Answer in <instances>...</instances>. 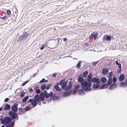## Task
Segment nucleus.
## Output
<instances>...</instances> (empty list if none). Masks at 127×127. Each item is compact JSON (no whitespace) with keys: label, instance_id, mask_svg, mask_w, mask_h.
<instances>
[{"label":"nucleus","instance_id":"nucleus-1","mask_svg":"<svg viewBox=\"0 0 127 127\" xmlns=\"http://www.w3.org/2000/svg\"><path fill=\"white\" fill-rule=\"evenodd\" d=\"M12 119L8 116L4 117L2 120L1 121V124H2L5 126L7 127H13L15 122H11Z\"/></svg>","mask_w":127,"mask_h":127},{"label":"nucleus","instance_id":"nucleus-2","mask_svg":"<svg viewBox=\"0 0 127 127\" xmlns=\"http://www.w3.org/2000/svg\"><path fill=\"white\" fill-rule=\"evenodd\" d=\"M65 79H63L59 82V85H61L62 88L63 90H67L71 89L72 87L71 81H70L67 84L68 81L66 80L65 81Z\"/></svg>","mask_w":127,"mask_h":127},{"label":"nucleus","instance_id":"nucleus-3","mask_svg":"<svg viewBox=\"0 0 127 127\" xmlns=\"http://www.w3.org/2000/svg\"><path fill=\"white\" fill-rule=\"evenodd\" d=\"M41 93H42V94L45 96L46 98H48L50 96L53 100H57L59 98L58 96H56L55 94H53L52 92H51L49 94L48 93L47 91H44L43 92H42Z\"/></svg>","mask_w":127,"mask_h":127},{"label":"nucleus","instance_id":"nucleus-4","mask_svg":"<svg viewBox=\"0 0 127 127\" xmlns=\"http://www.w3.org/2000/svg\"><path fill=\"white\" fill-rule=\"evenodd\" d=\"M82 89L85 91H90L91 90V85L90 83H87L86 81L81 83Z\"/></svg>","mask_w":127,"mask_h":127},{"label":"nucleus","instance_id":"nucleus-5","mask_svg":"<svg viewBox=\"0 0 127 127\" xmlns=\"http://www.w3.org/2000/svg\"><path fill=\"white\" fill-rule=\"evenodd\" d=\"M16 112L12 111H10L9 112V114L11 117V118L12 119V120L15 119H16V120L18 119L19 117L18 116Z\"/></svg>","mask_w":127,"mask_h":127},{"label":"nucleus","instance_id":"nucleus-6","mask_svg":"<svg viewBox=\"0 0 127 127\" xmlns=\"http://www.w3.org/2000/svg\"><path fill=\"white\" fill-rule=\"evenodd\" d=\"M29 36V34L28 33L26 32L24 33L18 39V41H24L26 40Z\"/></svg>","mask_w":127,"mask_h":127},{"label":"nucleus","instance_id":"nucleus-7","mask_svg":"<svg viewBox=\"0 0 127 127\" xmlns=\"http://www.w3.org/2000/svg\"><path fill=\"white\" fill-rule=\"evenodd\" d=\"M29 102L31 103V104H32L33 107L36 106L37 105V102H38L36 100L33 99H30L28 101V103Z\"/></svg>","mask_w":127,"mask_h":127},{"label":"nucleus","instance_id":"nucleus-8","mask_svg":"<svg viewBox=\"0 0 127 127\" xmlns=\"http://www.w3.org/2000/svg\"><path fill=\"white\" fill-rule=\"evenodd\" d=\"M98 33L96 32H93L90 35V38L93 39V38L94 40L96 39Z\"/></svg>","mask_w":127,"mask_h":127},{"label":"nucleus","instance_id":"nucleus-9","mask_svg":"<svg viewBox=\"0 0 127 127\" xmlns=\"http://www.w3.org/2000/svg\"><path fill=\"white\" fill-rule=\"evenodd\" d=\"M18 104L17 103H14L11 106L12 111L14 112H16L18 110Z\"/></svg>","mask_w":127,"mask_h":127},{"label":"nucleus","instance_id":"nucleus-10","mask_svg":"<svg viewBox=\"0 0 127 127\" xmlns=\"http://www.w3.org/2000/svg\"><path fill=\"white\" fill-rule=\"evenodd\" d=\"M109 89L110 90H112L116 89L117 86V84L116 83H113L110 85Z\"/></svg>","mask_w":127,"mask_h":127},{"label":"nucleus","instance_id":"nucleus-11","mask_svg":"<svg viewBox=\"0 0 127 127\" xmlns=\"http://www.w3.org/2000/svg\"><path fill=\"white\" fill-rule=\"evenodd\" d=\"M92 82L96 83H100V80L99 79L96 77H94L92 79Z\"/></svg>","mask_w":127,"mask_h":127},{"label":"nucleus","instance_id":"nucleus-12","mask_svg":"<svg viewBox=\"0 0 127 127\" xmlns=\"http://www.w3.org/2000/svg\"><path fill=\"white\" fill-rule=\"evenodd\" d=\"M78 77V78L77 79L78 81V82L81 83L82 82H84V81H85V80L83 79L81 74H80L79 75Z\"/></svg>","mask_w":127,"mask_h":127},{"label":"nucleus","instance_id":"nucleus-13","mask_svg":"<svg viewBox=\"0 0 127 127\" xmlns=\"http://www.w3.org/2000/svg\"><path fill=\"white\" fill-rule=\"evenodd\" d=\"M34 99L36 100L38 102H39L41 101L40 96L38 94L34 96Z\"/></svg>","mask_w":127,"mask_h":127},{"label":"nucleus","instance_id":"nucleus-14","mask_svg":"<svg viewBox=\"0 0 127 127\" xmlns=\"http://www.w3.org/2000/svg\"><path fill=\"white\" fill-rule=\"evenodd\" d=\"M72 92V91L71 90L65 91L63 93V95L65 97L68 96Z\"/></svg>","mask_w":127,"mask_h":127},{"label":"nucleus","instance_id":"nucleus-15","mask_svg":"<svg viewBox=\"0 0 127 127\" xmlns=\"http://www.w3.org/2000/svg\"><path fill=\"white\" fill-rule=\"evenodd\" d=\"M125 78V75L123 74H120L119 79V81L120 82H121L123 81Z\"/></svg>","mask_w":127,"mask_h":127},{"label":"nucleus","instance_id":"nucleus-16","mask_svg":"<svg viewBox=\"0 0 127 127\" xmlns=\"http://www.w3.org/2000/svg\"><path fill=\"white\" fill-rule=\"evenodd\" d=\"M33 90L35 91V92L37 94H39L40 93L41 91L40 90L38 89V88L37 86H36L33 89Z\"/></svg>","mask_w":127,"mask_h":127},{"label":"nucleus","instance_id":"nucleus-17","mask_svg":"<svg viewBox=\"0 0 127 127\" xmlns=\"http://www.w3.org/2000/svg\"><path fill=\"white\" fill-rule=\"evenodd\" d=\"M100 83H96L94 84L93 86V88L94 89H96L100 87Z\"/></svg>","mask_w":127,"mask_h":127},{"label":"nucleus","instance_id":"nucleus-18","mask_svg":"<svg viewBox=\"0 0 127 127\" xmlns=\"http://www.w3.org/2000/svg\"><path fill=\"white\" fill-rule=\"evenodd\" d=\"M108 71V69L105 68H103L102 69V73L104 74H106Z\"/></svg>","mask_w":127,"mask_h":127},{"label":"nucleus","instance_id":"nucleus-19","mask_svg":"<svg viewBox=\"0 0 127 127\" xmlns=\"http://www.w3.org/2000/svg\"><path fill=\"white\" fill-rule=\"evenodd\" d=\"M108 86V85H107V83L103 84L101 86H100L99 89H103L106 88Z\"/></svg>","mask_w":127,"mask_h":127},{"label":"nucleus","instance_id":"nucleus-20","mask_svg":"<svg viewBox=\"0 0 127 127\" xmlns=\"http://www.w3.org/2000/svg\"><path fill=\"white\" fill-rule=\"evenodd\" d=\"M39 95L40 96L41 101H43L44 100L45 96L42 94V93H41Z\"/></svg>","mask_w":127,"mask_h":127},{"label":"nucleus","instance_id":"nucleus-21","mask_svg":"<svg viewBox=\"0 0 127 127\" xmlns=\"http://www.w3.org/2000/svg\"><path fill=\"white\" fill-rule=\"evenodd\" d=\"M5 106L4 108V110H8L10 108V106L9 105L7 104H5Z\"/></svg>","mask_w":127,"mask_h":127},{"label":"nucleus","instance_id":"nucleus-22","mask_svg":"<svg viewBox=\"0 0 127 127\" xmlns=\"http://www.w3.org/2000/svg\"><path fill=\"white\" fill-rule=\"evenodd\" d=\"M112 79L111 78H109L108 81L107 83V85H108V86L112 84Z\"/></svg>","mask_w":127,"mask_h":127},{"label":"nucleus","instance_id":"nucleus-23","mask_svg":"<svg viewBox=\"0 0 127 127\" xmlns=\"http://www.w3.org/2000/svg\"><path fill=\"white\" fill-rule=\"evenodd\" d=\"M100 80L101 82L103 83H106L107 81L106 78L104 77H101Z\"/></svg>","mask_w":127,"mask_h":127},{"label":"nucleus","instance_id":"nucleus-24","mask_svg":"<svg viewBox=\"0 0 127 127\" xmlns=\"http://www.w3.org/2000/svg\"><path fill=\"white\" fill-rule=\"evenodd\" d=\"M29 98V96H26L24 97L22 100V102L24 103L26 102L27 100Z\"/></svg>","mask_w":127,"mask_h":127},{"label":"nucleus","instance_id":"nucleus-25","mask_svg":"<svg viewBox=\"0 0 127 127\" xmlns=\"http://www.w3.org/2000/svg\"><path fill=\"white\" fill-rule=\"evenodd\" d=\"M81 61H79L78 62V64L76 65V67L78 69H79L81 65Z\"/></svg>","mask_w":127,"mask_h":127},{"label":"nucleus","instance_id":"nucleus-26","mask_svg":"<svg viewBox=\"0 0 127 127\" xmlns=\"http://www.w3.org/2000/svg\"><path fill=\"white\" fill-rule=\"evenodd\" d=\"M88 71H86L84 72L83 74V77H86L88 74Z\"/></svg>","mask_w":127,"mask_h":127},{"label":"nucleus","instance_id":"nucleus-27","mask_svg":"<svg viewBox=\"0 0 127 127\" xmlns=\"http://www.w3.org/2000/svg\"><path fill=\"white\" fill-rule=\"evenodd\" d=\"M84 90H83L82 89H79L78 91V93L79 94H83L84 93Z\"/></svg>","mask_w":127,"mask_h":127},{"label":"nucleus","instance_id":"nucleus-28","mask_svg":"<svg viewBox=\"0 0 127 127\" xmlns=\"http://www.w3.org/2000/svg\"><path fill=\"white\" fill-rule=\"evenodd\" d=\"M85 81L87 83H90V85L91 86V82H92V79L87 78V80Z\"/></svg>","mask_w":127,"mask_h":127},{"label":"nucleus","instance_id":"nucleus-29","mask_svg":"<svg viewBox=\"0 0 127 127\" xmlns=\"http://www.w3.org/2000/svg\"><path fill=\"white\" fill-rule=\"evenodd\" d=\"M46 85L45 84H43L41 86V89L42 90H44L46 89Z\"/></svg>","mask_w":127,"mask_h":127},{"label":"nucleus","instance_id":"nucleus-30","mask_svg":"<svg viewBox=\"0 0 127 127\" xmlns=\"http://www.w3.org/2000/svg\"><path fill=\"white\" fill-rule=\"evenodd\" d=\"M116 65H118V66L119 68L120 69L121 68V64L120 63H119L117 60L116 61Z\"/></svg>","mask_w":127,"mask_h":127},{"label":"nucleus","instance_id":"nucleus-31","mask_svg":"<svg viewBox=\"0 0 127 127\" xmlns=\"http://www.w3.org/2000/svg\"><path fill=\"white\" fill-rule=\"evenodd\" d=\"M120 85L122 86L125 87L127 86V84L125 82H122L120 83Z\"/></svg>","mask_w":127,"mask_h":127},{"label":"nucleus","instance_id":"nucleus-32","mask_svg":"<svg viewBox=\"0 0 127 127\" xmlns=\"http://www.w3.org/2000/svg\"><path fill=\"white\" fill-rule=\"evenodd\" d=\"M54 88L55 89V90L57 91H61V89L60 88L59 86L57 87H54Z\"/></svg>","mask_w":127,"mask_h":127},{"label":"nucleus","instance_id":"nucleus-33","mask_svg":"<svg viewBox=\"0 0 127 127\" xmlns=\"http://www.w3.org/2000/svg\"><path fill=\"white\" fill-rule=\"evenodd\" d=\"M111 39V36L109 35H107L106 38V41H110Z\"/></svg>","mask_w":127,"mask_h":127},{"label":"nucleus","instance_id":"nucleus-34","mask_svg":"<svg viewBox=\"0 0 127 127\" xmlns=\"http://www.w3.org/2000/svg\"><path fill=\"white\" fill-rule=\"evenodd\" d=\"M80 86L81 85H76L75 86L74 88L78 90V89Z\"/></svg>","mask_w":127,"mask_h":127},{"label":"nucleus","instance_id":"nucleus-35","mask_svg":"<svg viewBox=\"0 0 127 127\" xmlns=\"http://www.w3.org/2000/svg\"><path fill=\"white\" fill-rule=\"evenodd\" d=\"M31 109V108L28 106H27L25 108V110L26 111H28L29 110Z\"/></svg>","mask_w":127,"mask_h":127},{"label":"nucleus","instance_id":"nucleus-36","mask_svg":"<svg viewBox=\"0 0 127 127\" xmlns=\"http://www.w3.org/2000/svg\"><path fill=\"white\" fill-rule=\"evenodd\" d=\"M92 73H90L88 76V78L92 79Z\"/></svg>","mask_w":127,"mask_h":127},{"label":"nucleus","instance_id":"nucleus-37","mask_svg":"<svg viewBox=\"0 0 127 127\" xmlns=\"http://www.w3.org/2000/svg\"><path fill=\"white\" fill-rule=\"evenodd\" d=\"M99 62V60L98 61L93 62L92 64L94 66H95Z\"/></svg>","mask_w":127,"mask_h":127},{"label":"nucleus","instance_id":"nucleus-38","mask_svg":"<svg viewBox=\"0 0 127 127\" xmlns=\"http://www.w3.org/2000/svg\"><path fill=\"white\" fill-rule=\"evenodd\" d=\"M25 93L24 92H22L20 95V96L21 97H23L25 95Z\"/></svg>","mask_w":127,"mask_h":127},{"label":"nucleus","instance_id":"nucleus-39","mask_svg":"<svg viewBox=\"0 0 127 127\" xmlns=\"http://www.w3.org/2000/svg\"><path fill=\"white\" fill-rule=\"evenodd\" d=\"M113 83H115L117 81V78L116 77H113L112 79Z\"/></svg>","mask_w":127,"mask_h":127},{"label":"nucleus","instance_id":"nucleus-40","mask_svg":"<svg viewBox=\"0 0 127 127\" xmlns=\"http://www.w3.org/2000/svg\"><path fill=\"white\" fill-rule=\"evenodd\" d=\"M52 86V84H50L48 85H47L46 87V89L47 90H48L50 88V86Z\"/></svg>","mask_w":127,"mask_h":127},{"label":"nucleus","instance_id":"nucleus-41","mask_svg":"<svg viewBox=\"0 0 127 127\" xmlns=\"http://www.w3.org/2000/svg\"><path fill=\"white\" fill-rule=\"evenodd\" d=\"M18 109L19 111H21L22 112H23L24 111V109H23L20 108H19Z\"/></svg>","mask_w":127,"mask_h":127},{"label":"nucleus","instance_id":"nucleus-42","mask_svg":"<svg viewBox=\"0 0 127 127\" xmlns=\"http://www.w3.org/2000/svg\"><path fill=\"white\" fill-rule=\"evenodd\" d=\"M113 73L112 72H110L109 73V75L108 76L109 78H111V77L112 76Z\"/></svg>","mask_w":127,"mask_h":127},{"label":"nucleus","instance_id":"nucleus-43","mask_svg":"<svg viewBox=\"0 0 127 127\" xmlns=\"http://www.w3.org/2000/svg\"><path fill=\"white\" fill-rule=\"evenodd\" d=\"M29 80H27L26 81L22 84V86H25L27 83L29 82Z\"/></svg>","mask_w":127,"mask_h":127},{"label":"nucleus","instance_id":"nucleus-44","mask_svg":"<svg viewBox=\"0 0 127 127\" xmlns=\"http://www.w3.org/2000/svg\"><path fill=\"white\" fill-rule=\"evenodd\" d=\"M6 13L7 14L9 15L11 13V12L10 10H6Z\"/></svg>","mask_w":127,"mask_h":127},{"label":"nucleus","instance_id":"nucleus-45","mask_svg":"<svg viewBox=\"0 0 127 127\" xmlns=\"http://www.w3.org/2000/svg\"><path fill=\"white\" fill-rule=\"evenodd\" d=\"M78 91V90H77L76 89L74 88V89L73 90V93L75 94Z\"/></svg>","mask_w":127,"mask_h":127},{"label":"nucleus","instance_id":"nucleus-46","mask_svg":"<svg viewBox=\"0 0 127 127\" xmlns=\"http://www.w3.org/2000/svg\"><path fill=\"white\" fill-rule=\"evenodd\" d=\"M45 46V45H42L41 48H40V49L41 50H43Z\"/></svg>","mask_w":127,"mask_h":127},{"label":"nucleus","instance_id":"nucleus-47","mask_svg":"<svg viewBox=\"0 0 127 127\" xmlns=\"http://www.w3.org/2000/svg\"><path fill=\"white\" fill-rule=\"evenodd\" d=\"M45 79L44 78H43L41 80V81H39V83H41L44 82Z\"/></svg>","mask_w":127,"mask_h":127},{"label":"nucleus","instance_id":"nucleus-48","mask_svg":"<svg viewBox=\"0 0 127 127\" xmlns=\"http://www.w3.org/2000/svg\"><path fill=\"white\" fill-rule=\"evenodd\" d=\"M6 16H4L2 17H0V18H1L2 20H5L6 19Z\"/></svg>","mask_w":127,"mask_h":127},{"label":"nucleus","instance_id":"nucleus-49","mask_svg":"<svg viewBox=\"0 0 127 127\" xmlns=\"http://www.w3.org/2000/svg\"><path fill=\"white\" fill-rule=\"evenodd\" d=\"M9 100V98H5L4 100V102H6L7 101Z\"/></svg>","mask_w":127,"mask_h":127},{"label":"nucleus","instance_id":"nucleus-50","mask_svg":"<svg viewBox=\"0 0 127 127\" xmlns=\"http://www.w3.org/2000/svg\"><path fill=\"white\" fill-rule=\"evenodd\" d=\"M89 46V44L87 43H85L84 44V46Z\"/></svg>","mask_w":127,"mask_h":127},{"label":"nucleus","instance_id":"nucleus-51","mask_svg":"<svg viewBox=\"0 0 127 127\" xmlns=\"http://www.w3.org/2000/svg\"><path fill=\"white\" fill-rule=\"evenodd\" d=\"M3 119V117L2 116H0V121H1Z\"/></svg>","mask_w":127,"mask_h":127},{"label":"nucleus","instance_id":"nucleus-52","mask_svg":"<svg viewBox=\"0 0 127 127\" xmlns=\"http://www.w3.org/2000/svg\"><path fill=\"white\" fill-rule=\"evenodd\" d=\"M29 91L30 92H32L33 91V89L32 88H30L29 89Z\"/></svg>","mask_w":127,"mask_h":127},{"label":"nucleus","instance_id":"nucleus-53","mask_svg":"<svg viewBox=\"0 0 127 127\" xmlns=\"http://www.w3.org/2000/svg\"><path fill=\"white\" fill-rule=\"evenodd\" d=\"M59 84V83L58 82L56 84V85L54 86V87H58V85Z\"/></svg>","mask_w":127,"mask_h":127},{"label":"nucleus","instance_id":"nucleus-54","mask_svg":"<svg viewBox=\"0 0 127 127\" xmlns=\"http://www.w3.org/2000/svg\"><path fill=\"white\" fill-rule=\"evenodd\" d=\"M56 73H54L53 74V76L54 77H55L56 76Z\"/></svg>","mask_w":127,"mask_h":127},{"label":"nucleus","instance_id":"nucleus-55","mask_svg":"<svg viewBox=\"0 0 127 127\" xmlns=\"http://www.w3.org/2000/svg\"><path fill=\"white\" fill-rule=\"evenodd\" d=\"M121 68L120 69L118 70L117 71V72L118 73H120L121 72Z\"/></svg>","mask_w":127,"mask_h":127},{"label":"nucleus","instance_id":"nucleus-56","mask_svg":"<svg viewBox=\"0 0 127 127\" xmlns=\"http://www.w3.org/2000/svg\"><path fill=\"white\" fill-rule=\"evenodd\" d=\"M67 40V38H64L63 40L64 41H66Z\"/></svg>","mask_w":127,"mask_h":127},{"label":"nucleus","instance_id":"nucleus-57","mask_svg":"<svg viewBox=\"0 0 127 127\" xmlns=\"http://www.w3.org/2000/svg\"><path fill=\"white\" fill-rule=\"evenodd\" d=\"M2 109V107H0V111H1Z\"/></svg>","mask_w":127,"mask_h":127},{"label":"nucleus","instance_id":"nucleus-58","mask_svg":"<svg viewBox=\"0 0 127 127\" xmlns=\"http://www.w3.org/2000/svg\"><path fill=\"white\" fill-rule=\"evenodd\" d=\"M48 82V80H45H45H44V82Z\"/></svg>","mask_w":127,"mask_h":127},{"label":"nucleus","instance_id":"nucleus-59","mask_svg":"<svg viewBox=\"0 0 127 127\" xmlns=\"http://www.w3.org/2000/svg\"><path fill=\"white\" fill-rule=\"evenodd\" d=\"M49 102H51V99H50L49 100H48V102H49Z\"/></svg>","mask_w":127,"mask_h":127},{"label":"nucleus","instance_id":"nucleus-60","mask_svg":"<svg viewBox=\"0 0 127 127\" xmlns=\"http://www.w3.org/2000/svg\"><path fill=\"white\" fill-rule=\"evenodd\" d=\"M21 114V113H20V112H19V113H18V114L19 115H20Z\"/></svg>","mask_w":127,"mask_h":127},{"label":"nucleus","instance_id":"nucleus-61","mask_svg":"<svg viewBox=\"0 0 127 127\" xmlns=\"http://www.w3.org/2000/svg\"><path fill=\"white\" fill-rule=\"evenodd\" d=\"M35 74H34L33 75V77H34L35 76Z\"/></svg>","mask_w":127,"mask_h":127},{"label":"nucleus","instance_id":"nucleus-62","mask_svg":"<svg viewBox=\"0 0 127 127\" xmlns=\"http://www.w3.org/2000/svg\"><path fill=\"white\" fill-rule=\"evenodd\" d=\"M41 103H39V104H38L39 105H41Z\"/></svg>","mask_w":127,"mask_h":127},{"label":"nucleus","instance_id":"nucleus-63","mask_svg":"<svg viewBox=\"0 0 127 127\" xmlns=\"http://www.w3.org/2000/svg\"><path fill=\"white\" fill-rule=\"evenodd\" d=\"M4 127V126L3 125H2V126L1 127Z\"/></svg>","mask_w":127,"mask_h":127},{"label":"nucleus","instance_id":"nucleus-64","mask_svg":"<svg viewBox=\"0 0 127 127\" xmlns=\"http://www.w3.org/2000/svg\"><path fill=\"white\" fill-rule=\"evenodd\" d=\"M126 82L127 83V80H126Z\"/></svg>","mask_w":127,"mask_h":127}]
</instances>
